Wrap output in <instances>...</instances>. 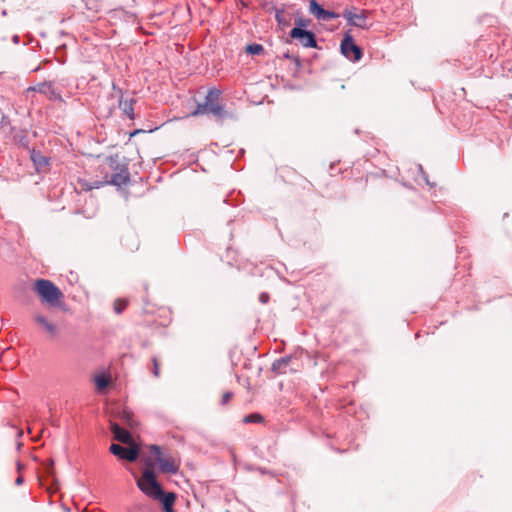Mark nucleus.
Returning <instances> with one entry per match:
<instances>
[{"label":"nucleus","mask_w":512,"mask_h":512,"mask_svg":"<svg viewBox=\"0 0 512 512\" xmlns=\"http://www.w3.org/2000/svg\"><path fill=\"white\" fill-rule=\"evenodd\" d=\"M109 451L119 459L134 462L139 457V449L136 446L125 447L120 444H111Z\"/></svg>","instance_id":"obj_7"},{"label":"nucleus","mask_w":512,"mask_h":512,"mask_svg":"<svg viewBox=\"0 0 512 512\" xmlns=\"http://www.w3.org/2000/svg\"><path fill=\"white\" fill-rule=\"evenodd\" d=\"M289 37L297 40L304 48H318L317 36L311 30L292 28Z\"/></svg>","instance_id":"obj_6"},{"label":"nucleus","mask_w":512,"mask_h":512,"mask_svg":"<svg viewBox=\"0 0 512 512\" xmlns=\"http://www.w3.org/2000/svg\"><path fill=\"white\" fill-rule=\"evenodd\" d=\"M136 478L137 487L148 497L154 499L159 497L162 494V486L157 481L155 472L151 468H145L142 472L141 477Z\"/></svg>","instance_id":"obj_3"},{"label":"nucleus","mask_w":512,"mask_h":512,"mask_svg":"<svg viewBox=\"0 0 512 512\" xmlns=\"http://www.w3.org/2000/svg\"><path fill=\"white\" fill-rule=\"evenodd\" d=\"M270 300V295L267 293V292H262L260 295H259V301L260 303L262 304H267Z\"/></svg>","instance_id":"obj_28"},{"label":"nucleus","mask_w":512,"mask_h":512,"mask_svg":"<svg viewBox=\"0 0 512 512\" xmlns=\"http://www.w3.org/2000/svg\"><path fill=\"white\" fill-rule=\"evenodd\" d=\"M23 482H24V478H23V476H21V475H19V476L16 478V480H15V484H16V485H18V486H19V485H21V484H23Z\"/></svg>","instance_id":"obj_31"},{"label":"nucleus","mask_w":512,"mask_h":512,"mask_svg":"<svg viewBox=\"0 0 512 512\" xmlns=\"http://www.w3.org/2000/svg\"><path fill=\"white\" fill-rule=\"evenodd\" d=\"M263 421H264V418L259 413H251V414L246 415L243 418L244 423H261Z\"/></svg>","instance_id":"obj_22"},{"label":"nucleus","mask_w":512,"mask_h":512,"mask_svg":"<svg viewBox=\"0 0 512 512\" xmlns=\"http://www.w3.org/2000/svg\"><path fill=\"white\" fill-rule=\"evenodd\" d=\"M33 291L40 301L50 307H60L64 298L63 292L58 286L48 279H37L33 284Z\"/></svg>","instance_id":"obj_1"},{"label":"nucleus","mask_w":512,"mask_h":512,"mask_svg":"<svg viewBox=\"0 0 512 512\" xmlns=\"http://www.w3.org/2000/svg\"><path fill=\"white\" fill-rule=\"evenodd\" d=\"M284 59L292 60L297 66L301 65V61L298 55H292L289 51L283 54Z\"/></svg>","instance_id":"obj_26"},{"label":"nucleus","mask_w":512,"mask_h":512,"mask_svg":"<svg viewBox=\"0 0 512 512\" xmlns=\"http://www.w3.org/2000/svg\"><path fill=\"white\" fill-rule=\"evenodd\" d=\"M241 3L244 7H247V4L241 0Z\"/></svg>","instance_id":"obj_36"},{"label":"nucleus","mask_w":512,"mask_h":512,"mask_svg":"<svg viewBox=\"0 0 512 512\" xmlns=\"http://www.w3.org/2000/svg\"><path fill=\"white\" fill-rule=\"evenodd\" d=\"M17 468H18V471H20L21 468H22V466H21V464L19 462L17 463Z\"/></svg>","instance_id":"obj_34"},{"label":"nucleus","mask_w":512,"mask_h":512,"mask_svg":"<svg viewBox=\"0 0 512 512\" xmlns=\"http://www.w3.org/2000/svg\"><path fill=\"white\" fill-rule=\"evenodd\" d=\"M112 89L118 94V104L119 108L123 111V113L131 120L135 118L134 115V98H126L124 96V92L121 88L117 87L115 83H112Z\"/></svg>","instance_id":"obj_9"},{"label":"nucleus","mask_w":512,"mask_h":512,"mask_svg":"<svg viewBox=\"0 0 512 512\" xmlns=\"http://www.w3.org/2000/svg\"><path fill=\"white\" fill-rule=\"evenodd\" d=\"M34 321L41 325L51 336H55L57 334V327L54 323L48 321V319L41 315L36 314L34 316Z\"/></svg>","instance_id":"obj_17"},{"label":"nucleus","mask_w":512,"mask_h":512,"mask_svg":"<svg viewBox=\"0 0 512 512\" xmlns=\"http://www.w3.org/2000/svg\"><path fill=\"white\" fill-rule=\"evenodd\" d=\"M121 419L130 427H134L135 421L131 412L124 410L121 414Z\"/></svg>","instance_id":"obj_25"},{"label":"nucleus","mask_w":512,"mask_h":512,"mask_svg":"<svg viewBox=\"0 0 512 512\" xmlns=\"http://www.w3.org/2000/svg\"><path fill=\"white\" fill-rule=\"evenodd\" d=\"M100 184H101V182H99V181H95V182L93 183V185L89 186V189L99 188V187H100Z\"/></svg>","instance_id":"obj_32"},{"label":"nucleus","mask_w":512,"mask_h":512,"mask_svg":"<svg viewBox=\"0 0 512 512\" xmlns=\"http://www.w3.org/2000/svg\"><path fill=\"white\" fill-rule=\"evenodd\" d=\"M273 10L275 12V19H276L277 23L281 26H288L289 22L284 17V10L279 9L277 7H273Z\"/></svg>","instance_id":"obj_21"},{"label":"nucleus","mask_w":512,"mask_h":512,"mask_svg":"<svg viewBox=\"0 0 512 512\" xmlns=\"http://www.w3.org/2000/svg\"><path fill=\"white\" fill-rule=\"evenodd\" d=\"M94 383L99 391L106 389L109 386L110 378L108 375L102 373L94 377Z\"/></svg>","instance_id":"obj_19"},{"label":"nucleus","mask_w":512,"mask_h":512,"mask_svg":"<svg viewBox=\"0 0 512 512\" xmlns=\"http://www.w3.org/2000/svg\"><path fill=\"white\" fill-rule=\"evenodd\" d=\"M341 54L350 61L358 62L363 57L362 49L355 44L350 32H346L340 44Z\"/></svg>","instance_id":"obj_5"},{"label":"nucleus","mask_w":512,"mask_h":512,"mask_svg":"<svg viewBox=\"0 0 512 512\" xmlns=\"http://www.w3.org/2000/svg\"><path fill=\"white\" fill-rule=\"evenodd\" d=\"M232 397H233V393L232 392H229V391L225 392L222 395L221 405H226L231 400Z\"/></svg>","instance_id":"obj_27"},{"label":"nucleus","mask_w":512,"mask_h":512,"mask_svg":"<svg viewBox=\"0 0 512 512\" xmlns=\"http://www.w3.org/2000/svg\"><path fill=\"white\" fill-rule=\"evenodd\" d=\"M150 453L155 458L159 465V470L166 474H176L179 470V465L172 459L171 456H165L158 445L150 446Z\"/></svg>","instance_id":"obj_4"},{"label":"nucleus","mask_w":512,"mask_h":512,"mask_svg":"<svg viewBox=\"0 0 512 512\" xmlns=\"http://www.w3.org/2000/svg\"><path fill=\"white\" fill-rule=\"evenodd\" d=\"M18 39H19V37H18L17 35L13 37V40H14L15 42H18Z\"/></svg>","instance_id":"obj_35"},{"label":"nucleus","mask_w":512,"mask_h":512,"mask_svg":"<svg viewBox=\"0 0 512 512\" xmlns=\"http://www.w3.org/2000/svg\"><path fill=\"white\" fill-rule=\"evenodd\" d=\"M111 432L113 433L114 438L122 443L131 444L133 442L131 432L115 422L111 423Z\"/></svg>","instance_id":"obj_14"},{"label":"nucleus","mask_w":512,"mask_h":512,"mask_svg":"<svg viewBox=\"0 0 512 512\" xmlns=\"http://www.w3.org/2000/svg\"><path fill=\"white\" fill-rule=\"evenodd\" d=\"M53 461L50 462V464L46 467V473L50 476L53 473Z\"/></svg>","instance_id":"obj_30"},{"label":"nucleus","mask_w":512,"mask_h":512,"mask_svg":"<svg viewBox=\"0 0 512 512\" xmlns=\"http://www.w3.org/2000/svg\"><path fill=\"white\" fill-rule=\"evenodd\" d=\"M245 51L249 55H261L264 53V47L258 43H251L246 46Z\"/></svg>","instance_id":"obj_20"},{"label":"nucleus","mask_w":512,"mask_h":512,"mask_svg":"<svg viewBox=\"0 0 512 512\" xmlns=\"http://www.w3.org/2000/svg\"><path fill=\"white\" fill-rule=\"evenodd\" d=\"M115 172L112 174L110 181L107 183L121 187L130 181V173L126 165L117 164L114 168Z\"/></svg>","instance_id":"obj_12"},{"label":"nucleus","mask_w":512,"mask_h":512,"mask_svg":"<svg viewBox=\"0 0 512 512\" xmlns=\"http://www.w3.org/2000/svg\"><path fill=\"white\" fill-rule=\"evenodd\" d=\"M154 500H158L161 503L164 512H175L173 506L176 500V494L174 492H165L162 490V494L154 498Z\"/></svg>","instance_id":"obj_15"},{"label":"nucleus","mask_w":512,"mask_h":512,"mask_svg":"<svg viewBox=\"0 0 512 512\" xmlns=\"http://www.w3.org/2000/svg\"><path fill=\"white\" fill-rule=\"evenodd\" d=\"M30 158L38 172L45 171L50 165V158L43 155L39 150L32 148Z\"/></svg>","instance_id":"obj_13"},{"label":"nucleus","mask_w":512,"mask_h":512,"mask_svg":"<svg viewBox=\"0 0 512 512\" xmlns=\"http://www.w3.org/2000/svg\"><path fill=\"white\" fill-rule=\"evenodd\" d=\"M357 8L353 9H345L342 13V16L347 20V24L350 26H355L358 28H367V11L361 10L357 13Z\"/></svg>","instance_id":"obj_8"},{"label":"nucleus","mask_w":512,"mask_h":512,"mask_svg":"<svg viewBox=\"0 0 512 512\" xmlns=\"http://www.w3.org/2000/svg\"><path fill=\"white\" fill-rule=\"evenodd\" d=\"M309 13L319 21H328L340 17L338 13L324 9L316 0L309 1Z\"/></svg>","instance_id":"obj_10"},{"label":"nucleus","mask_w":512,"mask_h":512,"mask_svg":"<svg viewBox=\"0 0 512 512\" xmlns=\"http://www.w3.org/2000/svg\"><path fill=\"white\" fill-rule=\"evenodd\" d=\"M510 98H512V95H510Z\"/></svg>","instance_id":"obj_38"},{"label":"nucleus","mask_w":512,"mask_h":512,"mask_svg":"<svg viewBox=\"0 0 512 512\" xmlns=\"http://www.w3.org/2000/svg\"><path fill=\"white\" fill-rule=\"evenodd\" d=\"M14 140L17 143L18 146L27 149L28 151L31 150L30 148V139L27 135L26 130H21L19 133L15 134Z\"/></svg>","instance_id":"obj_18"},{"label":"nucleus","mask_w":512,"mask_h":512,"mask_svg":"<svg viewBox=\"0 0 512 512\" xmlns=\"http://www.w3.org/2000/svg\"><path fill=\"white\" fill-rule=\"evenodd\" d=\"M424 179H425V182H426L428 185H432V184L429 182V180H428V178H427L426 176L424 177Z\"/></svg>","instance_id":"obj_33"},{"label":"nucleus","mask_w":512,"mask_h":512,"mask_svg":"<svg viewBox=\"0 0 512 512\" xmlns=\"http://www.w3.org/2000/svg\"><path fill=\"white\" fill-rule=\"evenodd\" d=\"M310 24L311 20L309 18L299 17L295 20V26L293 28L307 29Z\"/></svg>","instance_id":"obj_23"},{"label":"nucleus","mask_w":512,"mask_h":512,"mask_svg":"<svg viewBox=\"0 0 512 512\" xmlns=\"http://www.w3.org/2000/svg\"><path fill=\"white\" fill-rule=\"evenodd\" d=\"M152 362H153V370H152V373H153L156 377H158V376H159V364H158V361H157L156 357H153Z\"/></svg>","instance_id":"obj_29"},{"label":"nucleus","mask_w":512,"mask_h":512,"mask_svg":"<svg viewBox=\"0 0 512 512\" xmlns=\"http://www.w3.org/2000/svg\"><path fill=\"white\" fill-rule=\"evenodd\" d=\"M220 90L216 88L209 89L205 97L204 102L198 103L197 108L191 113V115H204L212 114L219 118L225 116L224 106L219 104Z\"/></svg>","instance_id":"obj_2"},{"label":"nucleus","mask_w":512,"mask_h":512,"mask_svg":"<svg viewBox=\"0 0 512 512\" xmlns=\"http://www.w3.org/2000/svg\"><path fill=\"white\" fill-rule=\"evenodd\" d=\"M128 301L124 299H117L114 303V310L117 314H120L127 307Z\"/></svg>","instance_id":"obj_24"},{"label":"nucleus","mask_w":512,"mask_h":512,"mask_svg":"<svg viewBox=\"0 0 512 512\" xmlns=\"http://www.w3.org/2000/svg\"><path fill=\"white\" fill-rule=\"evenodd\" d=\"M40 69V66H38L37 68H35L33 71H38Z\"/></svg>","instance_id":"obj_37"},{"label":"nucleus","mask_w":512,"mask_h":512,"mask_svg":"<svg viewBox=\"0 0 512 512\" xmlns=\"http://www.w3.org/2000/svg\"><path fill=\"white\" fill-rule=\"evenodd\" d=\"M291 361V355L281 357L273 362L271 371L276 375L285 374L290 366Z\"/></svg>","instance_id":"obj_16"},{"label":"nucleus","mask_w":512,"mask_h":512,"mask_svg":"<svg viewBox=\"0 0 512 512\" xmlns=\"http://www.w3.org/2000/svg\"><path fill=\"white\" fill-rule=\"evenodd\" d=\"M26 92H38L40 94L46 95L50 100L61 99V94L55 89L52 81H45L35 86H30L27 88Z\"/></svg>","instance_id":"obj_11"}]
</instances>
